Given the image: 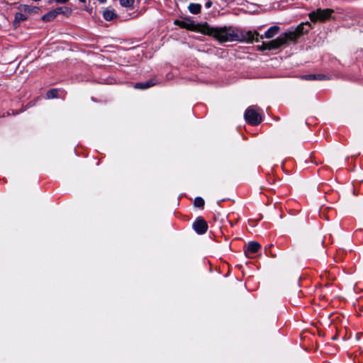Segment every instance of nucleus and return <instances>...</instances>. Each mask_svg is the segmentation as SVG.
<instances>
[{
	"label": "nucleus",
	"mask_w": 363,
	"mask_h": 363,
	"mask_svg": "<svg viewBox=\"0 0 363 363\" xmlns=\"http://www.w3.org/2000/svg\"><path fill=\"white\" fill-rule=\"evenodd\" d=\"M57 96H58V90L56 89H50L46 94V96L48 99H54V98L57 97Z\"/></svg>",
	"instance_id": "obj_19"
},
{
	"label": "nucleus",
	"mask_w": 363,
	"mask_h": 363,
	"mask_svg": "<svg viewBox=\"0 0 363 363\" xmlns=\"http://www.w3.org/2000/svg\"><path fill=\"white\" fill-rule=\"evenodd\" d=\"M18 9L21 11H23L27 14H30L32 13H38L40 9L38 7H36V6H28V5H21L19 7H18Z\"/></svg>",
	"instance_id": "obj_11"
},
{
	"label": "nucleus",
	"mask_w": 363,
	"mask_h": 363,
	"mask_svg": "<svg viewBox=\"0 0 363 363\" xmlns=\"http://www.w3.org/2000/svg\"><path fill=\"white\" fill-rule=\"evenodd\" d=\"M282 38L280 37V35L271 41L269 42H262V45L257 46V50L259 51H264V50H272L278 49L281 46L284 45Z\"/></svg>",
	"instance_id": "obj_6"
},
{
	"label": "nucleus",
	"mask_w": 363,
	"mask_h": 363,
	"mask_svg": "<svg viewBox=\"0 0 363 363\" xmlns=\"http://www.w3.org/2000/svg\"><path fill=\"white\" fill-rule=\"evenodd\" d=\"M193 226L194 229L199 234H203L208 230L207 223L201 218H198L194 223Z\"/></svg>",
	"instance_id": "obj_7"
},
{
	"label": "nucleus",
	"mask_w": 363,
	"mask_h": 363,
	"mask_svg": "<svg viewBox=\"0 0 363 363\" xmlns=\"http://www.w3.org/2000/svg\"><path fill=\"white\" fill-rule=\"evenodd\" d=\"M237 36L235 41L245 42L247 43L258 42L260 39L259 33L252 30H239L237 29Z\"/></svg>",
	"instance_id": "obj_3"
},
{
	"label": "nucleus",
	"mask_w": 363,
	"mask_h": 363,
	"mask_svg": "<svg viewBox=\"0 0 363 363\" xmlns=\"http://www.w3.org/2000/svg\"><path fill=\"white\" fill-rule=\"evenodd\" d=\"M306 80H323L325 79V76L323 74H308L303 77Z\"/></svg>",
	"instance_id": "obj_16"
},
{
	"label": "nucleus",
	"mask_w": 363,
	"mask_h": 363,
	"mask_svg": "<svg viewBox=\"0 0 363 363\" xmlns=\"http://www.w3.org/2000/svg\"><path fill=\"white\" fill-rule=\"evenodd\" d=\"M194 203L196 207L201 208L203 207L204 205V200L201 197H196L194 199Z\"/></svg>",
	"instance_id": "obj_20"
},
{
	"label": "nucleus",
	"mask_w": 363,
	"mask_h": 363,
	"mask_svg": "<svg viewBox=\"0 0 363 363\" xmlns=\"http://www.w3.org/2000/svg\"><path fill=\"white\" fill-rule=\"evenodd\" d=\"M116 14L113 10H105L103 12V16L106 21H111L116 17Z\"/></svg>",
	"instance_id": "obj_13"
},
{
	"label": "nucleus",
	"mask_w": 363,
	"mask_h": 363,
	"mask_svg": "<svg viewBox=\"0 0 363 363\" xmlns=\"http://www.w3.org/2000/svg\"><path fill=\"white\" fill-rule=\"evenodd\" d=\"M189 11L193 14H198L201 12V6L199 4H190L189 6Z\"/></svg>",
	"instance_id": "obj_14"
},
{
	"label": "nucleus",
	"mask_w": 363,
	"mask_h": 363,
	"mask_svg": "<svg viewBox=\"0 0 363 363\" xmlns=\"http://www.w3.org/2000/svg\"><path fill=\"white\" fill-rule=\"evenodd\" d=\"M206 8H210L212 6V2L211 1H208L205 4Z\"/></svg>",
	"instance_id": "obj_22"
},
{
	"label": "nucleus",
	"mask_w": 363,
	"mask_h": 363,
	"mask_svg": "<svg viewBox=\"0 0 363 363\" xmlns=\"http://www.w3.org/2000/svg\"><path fill=\"white\" fill-rule=\"evenodd\" d=\"M57 16L56 12L55 10L48 12L43 17L42 20L45 22L50 21L53 20Z\"/></svg>",
	"instance_id": "obj_15"
},
{
	"label": "nucleus",
	"mask_w": 363,
	"mask_h": 363,
	"mask_svg": "<svg viewBox=\"0 0 363 363\" xmlns=\"http://www.w3.org/2000/svg\"><path fill=\"white\" fill-rule=\"evenodd\" d=\"M174 23L178 25L181 28H186L188 30H192L193 27H194V26L191 23H188L186 22L178 21V20H176Z\"/></svg>",
	"instance_id": "obj_18"
},
{
	"label": "nucleus",
	"mask_w": 363,
	"mask_h": 363,
	"mask_svg": "<svg viewBox=\"0 0 363 363\" xmlns=\"http://www.w3.org/2000/svg\"><path fill=\"white\" fill-rule=\"evenodd\" d=\"M69 0H55V1L57 3H60V4H65V3H67Z\"/></svg>",
	"instance_id": "obj_23"
},
{
	"label": "nucleus",
	"mask_w": 363,
	"mask_h": 363,
	"mask_svg": "<svg viewBox=\"0 0 363 363\" xmlns=\"http://www.w3.org/2000/svg\"><path fill=\"white\" fill-rule=\"evenodd\" d=\"M304 26V23H301L295 29L281 34L280 37L284 40V44L285 45L288 41H296L299 37L307 33L308 30H305Z\"/></svg>",
	"instance_id": "obj_2"
},
{
	"label": "nucleus",
	"mask_w": 363,
	"mask_h": 363,
	"mask_svg": "<svg viewBox=\"0 0 363 363\" xmlns=\"http://www.w3.org/2000/svg\"><path fill=\"white\" fill-rule=\"evenodd\" d=\"M56 12L57 16L58 14L62 13L67 16H69L72 13V9L67 6H60L54 9Z\"/></svg>",
	"instance_id": "obj_12"
},
{
	"label": "nucleus",
	"mask_w": 363,
	"mask_h": 363,
	"mask_svg": "<svg viewBox=\"0 0 363 363\" xmlns=\"http://www.w3.org/2000/svg\"><path fill=\"white\" fill-rule=\"evenodd\" d=\"M22 12L23 11L17 12L16 13L15 21H14L15 26H16L17 24L18 25L21 21H23L27 19V16L25 14H23Z\"/></svg>",
	"instance_id": "obj_17"
},
{
	"label": "nucleus",
	"mask_w": 363,
	"mask_h": 363,
	"mask_svg": "<svg viewBox=\"0 0 363 363\" xmlns=\"http://www.w3.org/2000/svg\"><path fill=\"white\" fill-rule=\"evenodd\" d=\"M198 30L201 33L213 36L220 43L235 41L237 29L232 26L211 27L208 23L198 25Z\"/></svg>",
	"instance_id": "obj_1"
},
{
	"label": "nucleus",
	"mask_w": 363,
	"mask_h": 363,
	"mask_svg": "<svg viewBox=\"0 0 363 363\" xmlns=\"http://www.w3.org/2000/svg\"><path fill=\"white\" fill-rule=\"evenodd\" d=\"M157 81L156 80V79L153 78V79H150L147 80L145 82L136 83L134 85V87L135 89H146L153 86L154 85L157 84Z\"/></svg>",
	"instance_id": "obj_9"
},
{
	"label": "nucleus",
	"mask_w": 363,
	"mask_h": 363,
	"mask_svg": "<svg viewBox=\"0 0 363 363\" xmlns=\"http://www.w3.org/2000/svg\"><path fill=\"white\" fill-rule=\"evenodd\" d=\"M100 3L104 4L106 2V0H98Z\"/></svg>",
	"instance_id": "obj_24"
},
{
	"label": "nucleus",
	"mask_w": 363,
	"mask_h": 363,
	"mask_svg": "<svg viewBox=\"0 0 363 363\" xmlns=\"http://www.w3.org/2000/svg\"><path fill=\"white\" fill-rule=\"evenodd\" d=\"M334 11L330 9H318L315 11H312L309 14V17L311 21L316 22L318 21L323 22L328 20Z\"/></svg>",
	"instance_id": "obj_4"
},
{
	"label": "nucleus",
	"mask_w": 363,
	"mask_h": 363,
	"mask_svg": "<svg viewBox=\"0 0 363 363\" xmlns=\"http://www.w3.org/2000/svg\"><path fill=\"white\" fill-rule=\"evenodd\" d=\"M245 253L247 257H249L250 254L256 253L260 249L261 245L255 241L249 242L245 245Z\"/></svg>",
	"instance_id": "obj_8"
},
{
	"label": "nucleus",
	"mask_w": 363,
	"mask_h": 363,
	"mask_svg": "<svg viewBox=\"0 0 363 363\" xmlns=\"http://www.w3.org/2000/svg\"><path fill=\"white\" fill-rule=\"evenodd\" d=\"M280 30V28L277 26H273L270 27L265 33L264 35H260V39L266 38H272L275 36L279 31Z\"/></svg>",
	"instance_id": "obj_10"
},
{
	"label": "nucleus",
	"mask_w": 363,
	"mask_h": 363,
	"mask_svg": "<svg viewBox=\"0 0 363 363\" xmlns=\"http://www.w3.org/2000/svg\"><path fill=\"white\" fill-rule=\"evenodd\" d=\"M245 121L250 125H256L261 123L262 118L260 115L252 107H249L245 112Z\"/></svg>",
	"instance_id": "obj_5"
},
{
	"label": "nucleus",
	"mask_w": 363,
	"mask_h": 363,
	"mask_svg": "<svg viewBox=\"0 0 363 363\" xmlns=\"http://www.w3.org/2000/svg\"><path fill=\"white\" fill-rule=\"evenodd\" d=\"M121 6L124 7H130L134 3V0H119Z\"/></svg>",
	"instance_id": "obj_21"
}]
</instances>
